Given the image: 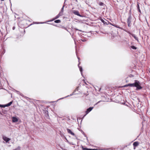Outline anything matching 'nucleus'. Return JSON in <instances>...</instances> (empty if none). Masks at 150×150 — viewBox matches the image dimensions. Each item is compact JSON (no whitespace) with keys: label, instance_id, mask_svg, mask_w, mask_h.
Here are the masks:
<instances>
[{"label":"nucleus","instance_id":"7c9ffc66","mask_svg":"<svg viewBox=\"0 0 150 150\" xmlns=\"http://www.w3.org/2000/svg\"><path fill=\"white\" fill-rule=\"evenodd\" d=\"M13 30H14L15 29V27H13Z\"/></svg>","mask_w":150,"mask_h":150},{"label":"nucleus","instance_id":"c756f323","mask_svg":"<svg viewBox=\"0 0 150 150\" xmlns=\"http://www.w3.org/2000/svg\"><path fill=\"white\" fill-rule=\"evenodd\" d=\"M64 29L67 30V29L66 28H65V27H64Z\"/></svg>","mask_w":150,"mask_h":150},{"label":"nucleus","instance_id":"cd10ccee","mask_svg":"<svg viewBox=\"0 0 150 150\" xmlns=\"http://www.w3.org/2000/svg\"><path fill=\"white\" fill-rule=\"evenodd\" d=\"M45 23V22H40V23H39L42 24V23Z\"/></svg>","mask_w":150,"mask_h":150},{"label":"nucleus","instance_id":"f704fd0d","mask_svg":"<svg viewBox=\"0 0 150 150\" xmlns=\"http://www.w3.org/2000/svg\"><path fill=\"white\" fill-rule=\"evenodd\" d=\"M101 150H104L103 149H100Z\"/></svg>","mask_w":150,"mask_h":150},{"label":"nucleus","instance_id":"a211bd4d","mask_svg":"<svg viewBox=\"0 0 150 150\" xmlns=\"http://www.w3.org/2000/svg\"><path fill=\"white\" fill-rule=\"evenodd\" d=\"M83 149L84 150H92V149H86L85 148H84V149ZM93 150H98V149H93Z\"/></svg>","mask_w":150,"mask_h":150},{"label":"nucleus","instance_id":"9b49d317","mask_svg":"<svg viewBox=\"0 0 150 150\" xmlns=\"http://www.w3.org/2000/svg\"><path fill=\"white\" fill-rule=\"evenodd\" d=\"M131 18L130 17H129L127 19V23H131Z\"/></svg>","mask_w":150,"mask_h":150},{"label":"nucleus","instance_id":"72a5a7b5","mask_svg":"<svg viewBox=\"0 0 150 150\" xmlns=\"http://www.w3.org/2000/svg\"><path fill=\"white\" fill-rule=\"evenodd\" d=\"M78 59L79 60V57H78Z\"/></svg>","mask_w":150,"mask_h":150},{"label":"nucleus","instance_id":"a878e982","mask_svg":"<svg viewBox=\"0 0 150 150\" xmlns=\"http://www.w3.org/2000/svg\"><path fill=\"white\" fill-rule=\"evenodd\" d=\"M16 92H17V93L18 94H20V95H21V96H22V95H21V94L20 93V92H19V91H16Z\"/></svg>","mask_w":150,"mask_h":150},{"label":"nucleus","instance_id":"393cba45","mask_svg":"<svg viewBox=\"0 0 150 150\" xmlns=\"http://www.w3.org/2000/svg\"><path fill=\"white\" fill-rule=\"evenodd\" d=\"M69 96V95H68V96H67L65 97H64V98H66V97H68V96ZM64 98H60V99H58V100H57V101H58V100H60V99H63Z\"/></svg>","mask_w":150,"mask_h":150},{"label":"nucleus","instance_id":"6ab92c4d","mask_svg":"<svg viewBox=\"0 0 150 150\" xmlns=\"http://www.w3.org/2000/svg\"><path fill=\"white\" fill-rule=\"evenodd\" d=\"M95 89L96 90H98V91H100L101 89V88H99L98 87H97V88H96Z\"/></svg>","mask_w":150,"mask_h":150},{"label":"nucleus","instance_id":"5701e85b","mask_svg":"<svg viewBox=\"0 0 150 150\" xmlns=\"http://www.w3.org/2000/svg\"><path fill=\"white\" fill-rule=\"evenodd\" d=\"M104 4L102 3V2H100L99 3V5L100 6H103V5H104Z\"/></svg>","mask_w":150,"mask_h":150},{"label":"nucleus","instance_id":"b1692460","mask_svg":"<svg viewBox=\"0 0 150 150\" xmlns=\"http://www.w3.org/2000/svg\"><path fill=\"white\" fill-rule=\"evenodd\" d=\"M64 6H63L62 8L61 9V11H62L63 12V9H64Z\"/></svg>","mask_w":150,"mask_h":150},{"label":"nucleus","instance_id":"f3484780","mask_svg":"<svg viewBox=\"0 0 150 150\" xmlns=\"http://www.w3.org/2000/svg\"><path fill=\"white\" fill-rule=\"evenodd\" d=\"M63 12L62 11H60L58 15L60 16H61L62 15Z\"/></svg>","mask_w":150,"mask_h":150},{"label":"nucleus","instance_id":"1a4fd4ad","mask_svg":"<svg viewBox=\"0 0 150 150\" xmlns=\"http://www.w3.org/2000/svg\"><path fill=\"white\" fill-rule=\"evenodd\" d=\"M111 25L113 26H114L115 27L117 28H119L120 29H122V28L121 27H119L118 25H115V24H111Z\"/></svg>","mask_w":150,"mask_h":150},{"label":"nucleus","instance_id":"6e6552de","mask_svg":"<svg viewBox=\"0 0 150 150\" xmlns=\"http://www.w3.org/2000/svg\"><path fill=\"white\" fill-rule=\"evenodd\" d=\"M67 130L68 132L69 133L71 134V135L73 136L75 135V134H74V133L72 132L70 129H67Z\"/></svg>","mask_w":150,"mask_h":150},{"label":"nucleus","instance_id":"e433bc0d","mask_svg":"<svg viewBox=\"0 0 150 150\" xmlns=\"http://www.w3.org/2000/svg\"><path fill=\"white\" fill-rule=\"evenodd\" d=\"M99 102H100V101H99V102H98V103H99Z\"/></svg>","mask_w":150,"mask_h":150},{"label":"nucleus","instance_id":"4be33fe9","mask_svg":"<svg viewBox=\"0 0 150 150\" xmlns=\"http://www.w3.org/2000/svg\"><path fill=\"white\" fill-rule=\"evenodd\" d=\"M13 150H20V147L18 146L16 149H14Z\"/></svg>","mask_w":150,"mask_h":150},{"label":"nucleus","instance_id":"2eb2a0df","mask_svg":"<svg viewBox=\"0 0 150 150\" xmlns=\"http://www.w3.org/2000/svg\"><path fill=\"white\" fill-rule=\"evenodd\" d=\"M60 20H57L54 21V22L57 23H60Z\"/></svg>","mask_w":150,"mask_h":150},{"label":"nucleus","instance_id":"423d86ee","mask_svg":"<svg viewBox=\"0 0 150 150\" xmlns=\"http://www.w3.org/2000/svg\"><path fill=\"white\" fill-rule=\"evenodd\" d=\"M139 145V143L138 142H135L133 143V145L134 147V149H135L136 147L137 146Z\"/></svg>","mask_w":150,"mask_h":150},{"label":"nucleus","instance_id":"f8f14e48","mask_svg":"<svg viewBox=\"0 0 150 150\" xmlns=\"http://www.w3.org/2000/svg\"><path fill=\"white\" fill-rule=\"evenodd\" d=\"M12 101L8 103L6 105H5L6 107H8V106H10L12 104Z\"/></svg>","mask_w":150,"mask_h":150},{"label":"nucleus","instance_id":"4468645a","mask_svg":"<svg viewBox=\"0 0 150 150\" xmlns=\"http://www.w3.org/2000/svg\"><path fill=\"white\" fill-rule=\"evenodd\" d=\"M60 16L58 15L56 16V17L54 18V19L53 20H52L51 21H53V20L56 19L58 18Z\"/></svg>","mask_w":150,"mask_h":150},{"label":"nucleus","instance_id":"0eeeda50","mask_svg":"<svg viewBox=\"0 0 150 150\" xmlns=\"http://www.w3.org/2000/svg\"><path fill=\"white\" fill-rule=\"evenodd\" d=\"M129 33L130 34L132 37H133L138 42L139 41L138 38L135 35L133 34H132L130 33Z\"/></svg>","mask_w":150,"mask_h":150},{"label":"nucleus","instance_id":"aec40b11","mask_svg":"<svg viewBox=\"0 0 150 150\" xmlns=\"http://www.w3.org/2000/svg\"><path fill=\"white\" fill-rule=\"evenodd\" d=\"M131 47L133 49L136 50L137 49V47L134 46H132Z\"/></svg>","mask_w":150,"mask_h":150},{"label":"nucleus","instance_id":"ddd939ff","mask_svg":"<svg viewBox=\"0 0 150 150\" xmlns=\"http://www.w3.org/2000/svg\"><path fill=\"white\" fill-rule=\"evenodd\" d=\"M137 6V9L138 11H139V12L141 13V10L140 9L139 5L138 4Z\"/></svg>","mask_w":150,"mask_h":150},{"label":"nucleus","instance_id":"9d476101","mask_svg":"<svg viewBox=\"0 0 150 150\" xmlns=\"http://www.w3.org/2000/svg\"><path fill=\"white\" fill-rule=\"evenodd\" d=\"M80 63H79V64H78V67L79 68L80 71L81 72V75H82V68L81 67L79 66V65L80 64Z\"/></svg>","mask_w":150,"mask_h":150},{"label":"nucleus","instance_id":"f257e3e1","mask_svg":"<svg viewBox=\"0 0 150 150\" xmlns=\"http://www.w3.org/2000/svg\"><path fill=\"white\" fill-rule=\"evenodd\" d=\"M129 86L131 87H136L137 88L136 90H138L142 88V87L140 86V83L137 80H135L134 83H129L125 86V87Z\"/></svg>","mask_w":150,"mask_h":150},{"label":"nucleus","instance_id":"7ed1b4c3","mask_svg":"<svg viewBox=\"0 0 150 150\" xmlns=\"http://www.w3.org/2000/svg\"><path fill=\"white\" fill-rule=\"evenodd\" d=\"M72 12L75 15H76L80 17H82V16L79 14V12L78 11L76 10H73Z\"/></svg>","mask_w":150,"mask_h":150},{"label":"nucleus","instance_id":"473e14b6","mask_svg":"<svg viewBox=\"0 0 150 150\" xmlns=\"http://www.w3.org/2000/svg\"><path fill=\"white\" fill-rule=\"evenodd\" d=\"M101 21H102V22H104V21L103 20H101Z\"/></svg>","mask_w":150,"mask_h":150},{"label":"nucleus","instance_id":"2f4dec72","mask_svg":"<svg viewBox=\"0 0 150 150\" xmlns=\"http://www.w3.org/2000/svg\"><path fill=\"white\" fill-rule=\"evenodd\" d=\"M73 93H73L72 94H70V96H72V95L73 94Z\"/></svg>","mask_w":150,"mask_h":150},{"label":"nucleus","instance_id":"f03ea898","mask_svg":"<svg viewBox=\"0 0 150 150\" xmlns=\"http://www.w3.org/2000/svg\"><path fill=\"white\" fill-rule=\"evenodd\" d=\"M93 108V107H90L87 109L86 111V114L83 116V117H84L88 113L91 111Z\"/></svg>","mask_w":150,"mask_h":150},{"label":"nucleus","instance_id":"dca6fc26","mask_svg":"<svg viewBox=\"0 0 150 150\" xmlns=\"http://www.w3.org/2000/svg\"><path fill=\"white\" fill-rule=\"evenodd\" d=\"M63 12L62 11H60L58 15L60 16H61L62 15Z\"/></svg>","mask_w":150,"mask_h":150},{"label":"nucleus","instance_id":"c9c22d12","mask_svg":"<svg viewBox=\"0 0 150 150\" xmlns=\"http://www.w3.org/2000/svg\"><path fill=\"white\" fill-rule=\"evenodd\" d=\"M1 1H4V0H1Z\"/></svg>","mask_w":150,"mask_h":150},{"label":"nucleus","instance_id":"20e7f679","mask_svg":"<svg viewBox=\"0 0 150 150\" xmlns=\"http://www.w3.org/2000/svg\"><path fill=\"white\" fill-rule=\"evenodd\" d=\"M12 121L13 122H16L18 121V119L15 117H12Z\"/></svg>","mask_w":150,"mask_h":150},{"label":"nucleus","instance_id":"c85d7f7f","mask_svg":"<svg viewBox=\"0 0 150 150\" xmlns=\"http://www.w3.org/2000/svg\"><path fill=\"white\" fill-rule=\"evenodd\" d=\"M128 23V26H129L130 23Z\"/></svg>","mask_w":150,"mask_h":150},{"label":"nucleus","instance_id":"bb28decb","mask_svg":"<svg viewBox=\"0 0 150 150\" xmlns=\"http://www.w3.org/2000/svg\"><path fill=\"white\" fill-rule=\"evenodd\" d=\"M81 40L83 41V42H85V41L86 40H85V39H84V40Z\"/></svg>","mask_w":150,"mask_h":150},{"label":"nucleus","instance_id":"4c0bfd02","mask_svg":"<svg viewBox=\"0 0 150 150\" xmlns=\"http://www.w3.org/2000/svg\"><path fill=\"white\" fill-rule=\"evenodd\" d=\"M104 150H106L107 149H105Z\"/></svg>","mask_w":150,"mask_h":150},{"label":"nucleus","instance_id":"412c9836","mask_svg":"<svg viewBox=\"0 0 150 150\" xmlns=\"http://www.w3.org/2000/svg\"><path fill=\"white\" fill-rule=\"evenodd\" d=\"M0 107L1 108H4L6 107V105H1V104H0Z\"/></svg>","mask_w":150,"mask_h":150},{"label":"nucleus","instance_id":"39448f33","mask_svg":"<svg viewBox=\"0 0 150 150\" xmlns=\"http://www.w3.org/2000/svg\"><path fill=\"white\" fill-rule=\"evenodd\" d=\"M4 140L6 142H8L10 140V139L4 136L3 137Z\"/></svg>","mask_w":150,"mask_h":150}]
</instances>
